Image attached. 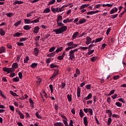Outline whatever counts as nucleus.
I'll use <instances>...</instances> for the list:
<instances>
[{
  "instance_id": "nucleus-49",
  "label": "nucleus",
  "mask_w": 126,
  "mask_h": 126,
  "mask_svg": "<svg viewBox=\"0 0 126 126\" xmlns=\"http://www.w3.org/2000/svg\"><path fill=\"white\" fill-rule=\"evenodd\" d=\"M88 113L91 115V116H93V110L91 108H89Z\"/></svg>"
},
{
  "instance_id": "nucleus-47",
  "label": "nucleus",
  "mask_w": 126,
  "mask_h": 126,
  "mask_svg": "<svg viewBox=\"0 0 126 126\" xmlns=\"http://www.w3.org/2000/svg\"><path fill=\"white\" fill-rule=\"evenodd\" d=\"M9 76L11 78H12V77H14V76H15V73L13 72H10V75Z\"/></svg>"
},
{
  "instance_id": "nucleus-42",
  "label": "nucleus",
  "mask_w": 126,
  "mask_h": 126,
  "mask_svg": "<svg viewBox=\"0 0 126 126\" xmlns=\"http://www.w3.org/2000/svg\"><path fill=\"white\" fill-rule=\"evenodd\" d=\"M103 40V37H99L95 39V43L101 42Z\"/></svg>"
},
{
  "instance_id": "nucleus-62",
  "label": "nucleus",
  "mask_w": 126,
  "mask_h": 126,
  "mask_svg": "<svg viewBox=\"0 0 126 126\" xmlns=\"http://www.w3.org/2000/svg\"><path fill=\"white\" fill-rule=\"evenodd\" d=\"M115 105L116 106H117V107H122V104H121V103L120 102H117L115 103Z\"/></svg>"
},
{
  "instance_id": "nucleus-30",
  "label": "nucleus",
  "mask_w": 126,
  "mask_h": 126,
  "mask_svg": "<svg viewBox=\"0 0 126 126\" xmlns=\"http://www.w3.org/2000/svg\"><path fill=\"white\" fill-rule=\"evenodd\" d=\"M21 35H22V33L17 32L13 34V37H20Z\"/></svg>"
},
{
  "instance_id": "nucleus-13",
  "label": "nucleus",
  "mask_w": 126,
  "mask_h": 126,
  "mask_svg": "<svg viewBox=\"0 0 126 126\" xmlns=\"http://www.w3.org/2000/svg\"><path fill=\"white\" fill-rule=\"evenodd\" d=\"M90 5V4H84L80 6V9H84V8H86V7H88Z\"/></svg>"
},
{
  "instance_id": "nucleus-64",
  "label": "nucleus",
  "mask_w": 126,
  "mask_h": 126,
  "mask_svg": "<svg viewBox=\"0 0 126 126\" xmlns=\"http://www.w3.org/2000/svg\"><path fill=\"white\" fill-rule=\"evenodd\" d=\"M65 87V83H62L61 84V89H63Z\"/></svg>"
},
{
  "instance_id": "nucleus-53",
  "label": "nucleus",
  "mask_w": 126,
  "mask_h": 126,
  "mask_svg": "<svg viewBox=\"0 0 126 126\" xmlns=\"http://www.w3.org/2000/svg\"><path fill=\"white\" fill-rule=\"evenodd\" d=\"M115 93V90H112L110 91V93H109L108 94H107V96H111V95H113Z\"/></svg>"
},
{
  "instance_id": "nucleus-56",
  "label": "nucleus",
  "mask_w": 126,
  "mask_h": 126,
  "mask_svg": "<svg viewBox=\"0 0 126 126\" xmlns=\"http://www.w3.org/2000/svg\"><path fill=\"white\" fill-rule=\"evenodd\" d=\"M111 122H112V118H108V121H107L108 126H110V125H111Z\"/></svg>"
},
{
  "instance_id": "nucleus-22",
  "label": "nucleus",
  "mask_w": 126,
  "mask_h": 126,
  "mask_svg": "<svg viewBox=\"0 0 126 126\" xmlns=\"http://www.w3.org/2000/svg\"><path fill=\"white\" fill-rule=\"evenodd\" d=\"M80 93H81V89L80 88L78 87L77 88V96L79 98L80 97Z\"/></svg>"
},
{
  "instance_id": "nucleus-36",
  "label": "nucleus",
  "mask_w": 126,
  "mask_h": 126,
  "mask_svg": "<svg viewBox=\"0 0 126 126\" xmlns=\"http://www.w3.org/2000/svg\"><path fill=\"white\" fill-rule=\"evenodd\" d=\"M28 62H29V57L26 56V59H24V63H28Z\"/></svg>"
},
{
  "instance_id": "nucleus-5",
  "label": "nucleus",
  "mask_w": 126,
  "mask_h": 126,
  "mask_svg": "<svg viewBox=\"0 0 126 126\" xmlns=\"http://www.w3.org/2000/svg\"><path fill=\"white\" fill-rule=\"evenodd\" d=\"M59 74V70H55L53 75L50 77L51 80H54V79L56 78V76Z\"/></svg>"
},
{
  "instance_id": "nucleus-2",
  "label": "nucleus",
  "mask_w": 126,
  "mask_h": 126,
  "mask_svg": "<svg viewBox=\"0 0 126 126\" xmlns=\"http://www.w3.org/2000/svg\"><path fill=\"white\" fill-rule=\"evenodd\" d=\"M18 67V63H14L12 65V68L3 67V71L5 72L10 73V72H13L15 71V69Z\"/></svg>"
},
{
  "instance_id": "nucleus-20",
  "label": "nucleus",
  "mask_w": 126,
  "mask_h": 126,
  "mask_svg": "<svg viewBox=\"0 0 126 126\" xmlns=\"http://www.w3.org/2000/svg\"><path fill=\"white\" fill-rule=\"evenodd\" d=\"M0 35L1 36H4L5 35V32L3 29L0 28Z\"/></svg>"
},
{
  "instance_id": "nucleus-35",
  "label": "nucleus",
  "mask_w": 126,
  "mask_h": 126,
  "mask_svg": "<svg viewBox=\"0 0 126 126\" xmlns=\"http://www.w3.org/2000/svg\"><path fill=\"white\" fill-rule=\"evenodd\" d=\"M55 55H56V54H55V52H52L50 54H49L47 55V57H48V58H52V57H55Z\"/></svg>"
},
{
  "instance_id": "nucleus-37",
  "label": "nucleus",
  "mask_w": 126,
  "mask_h": 126,
  "mask_svg": "<svg viewBox=\"0 0 126 126\" xmlns=\"http://www.w3.org/2000/svg\"><path fill=\"white\" fill-rule=\"evenodd\" d=\"M10 93L11 95H12L14 97H17V96H18L16 93L13 92L12 91H10Z\"/></svg>"
},
{
  "instance_id": "nucleus-59",
  "label": "nucleus",
  "mask_w": 126,
  "mask_h": 126,
  "mask_svg": "<svg viewBox=\"0 0 126 126\" xmlns=\"http://www.w3.org/2000/svg\"><path fill=\"white\" fill-rule=\"evenodd\" d=\"M63 58H64V57L62 55H61V56H58L57 59L59 61H62V60H63Z\"/></svg>"
},
{
  "instance_id": "nucleus-51",
  "label": "nucleus",
  "mask_w": 126,
  "mask_h": 126,
  "mask_svg": "<svg viewBox=\"0 0 126 126\" xmlns=\"http://www.w3.org/2000/svg\"><path fill=\"white\" fill-rule=\"evenodd\" d=\"M56 50V47H52L49 49V53H52V52H54Z\"/></svg>"
},
{
  "instance_id": "nucleus-25",
  "label": "nucleus",
  "mask_w": 126,
  "mask_h": 126,
  "mask_svg": "<svg viewBox=\"0 0 126 126\" xmlns=\"http://www.w3.org/2000/svg\"><path fill=\"white\" fill-rule=\"evenodd\" d=\"M37 65H38V63H32L31 67H32V68H36V67H37Z\"/></svg>"
},
{
  "instance_id": "nucleus-48",
  "label": "nucleus",
  "mask_w": 126,
  "mask_h": 126,
  "mask_svg": "<svg viewBox=\"0 0 126 126\" xmlns=\"http://www.w3.org/2000/svg\"><path fill=\"white\" fill-rule=\"evenodd\" d=\"M56 2V0H51L50 2H49L48 5H51L52 4H54Z\"/></svg>"
},
{
  "instance_id": "nucleus-4",
  "label": "nucleus",
  "mask_w": 126,
  "mask_h": 126,
  "mask_svg": "<svg viewBox=\"0 0 126 126\" xmlns=\"http://www.w3.org/2000/svg\"><path fill=\"white\" fill-rule=\"evenodd\" d=\"M66 45H67V46H68V47H70L71 48V49H74V48H76V47H77V46H78V45L75 44L74 43H73V42H68V43H67Z\"/></svg>"
},
{
  "instance_id": "nucleus-6",
  "label": "nucleus",
  "mask_w": 126,
  "mask_h": 126,
  "mask_svg": "<svg viewBox=\"0 0 126 126\" xmlns=\"http://www.w3.org/2000/svg\"><path fill=\"white\" fill-rule=\"evenodd\" d=\"M69 59L71 61H73V60H74V59H75V55H74V53L73 52H71V51L69 52Z\"/></svg>"
},
{
  "instance_id": "nucleus-17",
  "label": "nucleus",
  "mask_w": 126,
  "mask_h": 126,
  "mask_svg": "<svg viewBox=\"0 0 126 126\" xmlns=\"http://www.w3.org/2000/svg\"><path fill=\"white\" fill-rule=\"evenodd\" d=\"M23 3H24V2L23 1H19V0H17L15 1L13 4L14 5H16V4H22Z\"/></svg>"
},
{
  "instance_id": "nucleus-12",
  "label": "nucleus",
  "mask_w": 126,
  "mask_h": 126,
  "mask_svg": "<svg viewBox=\"0 0 126 126\" xmlns=\"http://www.w3.org/2000/svg\"><path fill=\"white\" fill-rule=\"evenodd\" d=\"M40 30V28L38 26H36L33 28V32L34 34H38L39 31Z\"/></svg>"
},
{
  "instance_id": "nucleus-15",
  "label": "nucleus",
  "mask_w": 126,
  "mask_h": 126,
  "mask_svg": "<svg viewBox=\"0 0 126 126\" xmlns=\"http://www.w3.org/2000/svg\"><path fill=\"white\" fill-rule=\"evenodd\" d=\"M83 122H84V125H85V126H88V120L87 119V117H84Z\"/></svg>"
},
{
  "instance_id": "nucleus-3",
  "label": "nucleus",
  "mask_w": 126,
  "mask_h": 126,
  "mask_svg": "<svg viewBox=\"0 0 126 126\" xmlns=\"http://www.w3.org/2000/svg\"><path fill=\"white\" fill-rule=\"evenodd\" d=\"M64 9L63 8V7H56L54 8L51 7V11L54 13H56V12H62V11H63Z\"/></svg>"
},
{
  "instance_id": "nucleus-43",
  "label": "nucleus",
  "mask_w": 126,
  "mask_h": 126,
  "mask_svg": "<svg viewBox=\"0 0 126 126\" xmlns=\"http://www.w3.org/2000/svg\"><path fill=\"white\" fill-rule=\"evenodd\" d=\"M32 13H34L33 11L30 12L27 14V17H31V16H32Z\"/></svg>"
},
{
  "instance_id": "nucleus-33",
  "label": "nucleus",
  "mask_w": 126,
  "mask_h": 126,
  "mask_svg": "<svg viewBox=\"0 0 126 126\" xmlns=\"http://www.w3.org/2000/svg\"><path fill=\"white\" fill-rule=\"evenodd\" d=\"M62 20H63V16H61V15H59L57 17V22H60V21H62Z\"/></svg>"
},
{
  "instance_id": "nucleus-40",
  "label": "nucleus",
  "mask_w": 126,
  "mask_h": 126,
  "mask_svg": "<svg viewBox=\"0 0 126 126\" xmlns=\"http://www.w3.org/2000/svg\"><path fill=\"white\" fill-rule=\"evenodd\" d=\"M21 24V21H18L14 24V26L17 27L18 25H20Z\"/></svg>"
},
{
  "instance_id": "nucleus-54",
  "label": "nucleus",
  "mask_w": 126,
  "mask_h": 126,
  "mask_svg": "<svg viewBox=\"0 0 126 126\" xmlns=\"http://www.w3.org/2000/svg\"><path fill=\"white\" fill-rule=\"evenodd\" d=\"M83 111H82V109L80 110V112H79V116L81 117V118H82L83 117Z\"/></svg>"
},
{
  "instance_id": "nucleus-38",
  "label": "nucleus",
  "mask_w": 126,
  "mask_h": 126,
  "mask_svg": "<svg viewBox=\"0 0 126 126\" xmlns=\"http://www.w3.org/2000/svg\"><path fill=\"white\" fill-rule=\"evenodd\" d=\"M6 15L8 17H11L12 16H13V15H14V14L13 13L9 12V13H7L6 14Z\"/></svg>"
},
{
  "instance_id": "nucleus-19",
  "label": "nucleus",
  "mask_w": 126,
  "mask_h": 126,
  "mask_svg": "<svg viewBox=\"0 0 126 126\" xmlns=\"http://www.w3.org/2000/svg\"><path fill=\"white\" fill-rule=\"evenodd\" d=\"M5 47L2 46L0 48V54H3V53H5Z\"/></svg>"
},
{
  "instance_id": "nucleus-63",
  "label": "nucleus",
  "mask_w": 126,
  "mask_h": 126,
  "mask_svg": "<svg viewBox=\"0 0 126 126\" xmlns=\"http://www.w3.org/2000/svg\"><path fill=\"white\" fill-rule=\"evenodd\" d=\"M119 78H120V75L114 76L113 77V79L114 80H117V79H119Z\"/></svg>"
},
{
  "instance_id": "nucleus-9",
  "label": "nucleus",
  "mask_w": 126,
  "mask_h": 126,
  "mask_svg": "<svg viewBox=\"0 0 126 126\" xmlns=\"http://www.w3.org/2000/svg\"><path fill=\"white\" fill-rule=\"evenodd\" d=\"M78 34H79V32H74L72 36L71 39L75 40V39H76V37H77V36H78Z\"/></svg>"
},
{
  "instance_id": "nucleus-41",
  "label": "nucleus",
  "mask_w": 126,
  "mask_h": 126,
  "mask_svg": "<svg viewBox=\"0 0 126 126\" xmlns=\"http://www.w3.org/2000/svg\"><path fill=\"white\" fill-rule=\"evenodd\" d=\"M94 53V50H90V49L88 50V52L87 53L88 55L89 56H90V55H92Z\"/></svg>"
},
{
  "instance_id": "nucleus-23",
  "label": "nucleus",
  "mask_w": 126,
  "mask_h": 126,
  "mask_svg": "<svg viewBox=\"0 0 126 126\" xmlns=\"http://www.w3.org/2000/svg\"><path fill=\"white\" fill-rule=\"evenodd\" d=\"M24 23L25 24H30L31 23V19H24Z\"/></svg>"
},
{
  "instance_id": "nucleus-10",
  "label": "nucleus",
  "mask_w": 126,
  "mask_h": 126,
  "mask_svg": "<svg viewBox=\"0 0 126 126\" xmlns=\"http://www.w3.org/2000/svg\"><path fill=\"white\" fill-rule=\"evenodd\" d=\"M118 12V8L115 7L110 11V14H114V13H116V12Z\"/></svg>"
},
{
  "instance_id": "nucleus-52",
  "label": "nucleus",
  "mask_w": 126,
  "mask_h": 126,
  "mask_svg": "<svg viewBox=\"0 0 126 126\" xmlns=\"http://www.w3.org/2000/svg\"><path fill=\"white\" fill-rule=\"evenodd\" d=\"M49 88L50 89L51 93H53V92H54V87H53V85H50Z\"/></svg>"
},
{
  "instance_id": "nucleus-8",
  "label": "nucleus",
  "mask_w": 126,
  "mask_h": 126,
  "mask_svg": "<svg viewBox=\"0 0 126 126\" xmlns=\"http://www.w3.org/2000/svg\"><path fill=\"white\" fill-rule=\"evenodd\" d=\"M92 42V38L90 36L86 37V45H89Z\"/></svg>"
},
{
  "instance_id": "nucleus-60",
  "label": "nucleus",
  "mask_w": 126,
  "mask_h": 126,
  "mask_svg": "<svg viewBox=\"0 0 126 126\" xmlns=\"http://www.w3.org/2000/svg\"><path fill=\"white\" fill-rule=\"evenodd\" d=\"M50 67L51 68H55V67H57V65H55L54 63H52L51 64H50Z\"/></svg>"
},
{
  "instance_id": "nucleus-44",
  "label": "nucleus",
  "mask_w": 126,
  "mask_h": 126,
  "mask_svg": "<svg viewBox=\"0 0 126 126\" xmlns=\"http://www.w3.org/2000/svg\"><path fill=\"white\" fill-rule=\"evenodd\" d=\"M80 50H81L82 51H85L86 50H88V47H80L79 48Z\"/></svg>"
},
{
  "instance_id": "nucleus-21",
  "label": "nucleus",
  "mask_w": 126,
  "mask_h": 126,
  "mask_svg": "<svg viewBox=\"0 0 126 126\" xmlns=\"http://www.w3.org/2000/svg\"><path fill=\"white\" fill-rule=\"evenodd\" d=\"M36 83L37 85H40L41 84V82L42 81V79L40 78L39 77H36Z\"/></svg>"
},
{
  "instance_id": "nucleus-39",
  "label": "nucleus",
  "mask_w": 126,
  "mask_h": 126,
  "mask_svg": "<svg viewBox=\"0 0 126 126\" xmlns=\"http://www.w3.org/2000/svg\"><path fill=\"white\" fill-rule=\"evenodd\" d=\"M118 14L111 15L110 18H112V19H115V18H117L118 17Z\"/></svg>"
},
{
  "instance_id": "nucleus-34",
  "label": "nucleus",
  "mask_w": 126,
  "mask_h": 126,
  "mask_svg": "<svg viewBox=\"0 0 126 126\" xmlns=\"http://www.w3.org/2000/svg\"><path fill=\"white\" fill-rule=\"evenodd\" d=\"M23 29L24 30H29V29H31V27L28 25H25L23 27Z\"/></svg>"
},
{
  "instance_id": "nucleus-45",
  "label": "nucleus",
  "mask_w": 126,
  "mask_h": 126,
  "mask_svg": "<svg viewBox=\"0 0 126 126\" xmlns=\"http://www.w3.org/2000/svg\"><path fill=\"white\" fill-rule=\"evenodd\" d=\"M12 80L13 82H18V81H19V78H18V77H16L13 78Z\"/></svg>"
},
{
  "instance_id": "nucleus-32",
  "label": "nucleus",
  "mask_w": 126,
  "mask_h": 126,
  "mask_svg": "<svg viewBox=\"0 0 126 126\" xmlns=\"http://www.w3.org/2000/svg\"><path fill=\"white\" fill-rule=\"evenodd\" d=\"M67 98L68 102H71L72 101V98L71 97V94H67Z\"/></svg>"
},
{
  "instance_id": "nucleus-50",
  "label": "nucleus",
  "mask_w": 126,
  "mask_h": 126,
  "mask_svg": "<svg viewBox=\"0 0 126 126\" xmlns=\"http://www.w3.org/2000/svg\"><path fill=\"white\" fill-rule=\"evenodd\" d=\"M35 115L36 117V118H37V119H41L42 117H41V115H39V114H38V111H36V113H35Z\"/></svg>"
},
{
  "instance_id": "nucleus-16",
  "label": "nucleus",
  "mask_w": 126,
  "mask_h": 126,
  "mask_svg": "<svg viewBox=\"0 0 126 126\" xmlns=\"http://www.w3.org/2000/svg\"><path fill=\"white\" fill-rule=\"evenodd\" d=\"M33 50L34 55L38 56L39 55V49L38 48H35Z\"/></svg>"
},
{
  "instance_id": "nucleus-14",
  "label": "nucleus",
  "mask_w": 126,
  "mask_h": 126,
  "mask_svg": "<svg viewBox=\"0 0 126 126\" xmlns=\"http://www.w3.org/2000/svg\"><path fill=\"white\" fill-rule=\"evenodd\" d=\"M78 75H80V70L79 68H76V73L74 74V77H77Z\"/></svg>"
},
{
  "instance_id": "nucleus-11",
  "label": "nucleus",
  "mask_w": 126,
  "mask_h": 126,
  "mask_svg": "<svg viewBox=\"0 0 126 126\" xmlns=\"http://www.w3.org/2000/svg\"><path fill=\"white\" fill-rule=\"evenodd\" d=\"M73 21V18L69 19V18H67L66 19L63 20V23H67L69 22H72Z\"/></svg>"
},
{
  "instance_id": "nucleus-55",
  "label": "nucleus",
  "mask_w": 126,
  "mask_h": 126,
  "mask_svg": "<svg viewBox=\"0 0 126 126\" xmlns=\"http://www.w3.org/2000/svg\"><path fill=\"white\" fill-rule=\"evenodd\" d=\"M0 96H1V97L4 98V99H6V96H5V95H4V94H3L2 93V92H1V90H0Z\"/></svg>"
},
{
  "instance_id": "nucleus-46",
  "label": "nucleus",
  "mask_w": 126,
  "mask_h": 126,
  "mask_svg": "<svg viewBox=\"0 0 126 126\" xmlns=\"http://www.w3.org/2000/svg\"><path fill=\"white\" fill-rule=\"evenodd\" d=\"M106 114H109V117H111L112 116V111L110 110L107 109L105 111Z\"/></svg>"
},
{
  "instance_id": "nucleus-1",
  "label": "nucleus",
  "mask_w": 126,
  "mask_h": 126,
  "mask_svg": "<svg viewBox=\"0 0 126 126\" xmlns=\"http://www.w3.org/2000/svg\"><path fill=\"white\" fill-rule=\"evenodd\" d=\"M57 24L59 27H61L59 29H56L53 30V32H55L57 35L59 34H62L63 32H65L66 29H67V27L64 25L63 23L58 22L57 23Z\"/></svg>"
},
{
  "instance_id": "nucleus-61",
  "label": "nucleus",
  "mask_w": 126,
  "mask_h": 126,
  "mask_svg": "<svg viewBox=\"0 0 126 126\" xmlns=\"http://www.w3.org/2000/svg\"><path fill=\"white\" fill-rule=\"evenodd\" d=\"M17 46H24V43L23 42H16Z\"/></svg>"
},
{
  "instance_id": "nucleus-7",
  "label": "nucleus",
  "mask_w": 126,
  "mask_h": 126,
  "mask_svg": "<svg viewBox=\"0 0 126 126\" xmlns=\"http://www.w3.org/2000/svg\"><path fill=\"white\" fill-rule=\"evenodd\" d=\"M100 11L96 10V11H88L87 13V15H93V14H96V13H98Z\"/></svg>"
},
{
  "instance_id": "nucleus-29",
  "label": "nucleus",
  "mask_w": 126,
  "mask_h": 126,
  "mask_svg": "<svg viewBox=\"0 0 126 126\" xmlns=\"http://www.w3.org/2000/svg\"><path fill=\"white\" fill-rule=\"evenodd\" d=\"M18 114H19V116H20V117L23 120L24 119V115L23 114L21 113V111H18L17 113Z\"/></svg>"
},
{
  "instance_id": "nucleus-28",
  "label": "nucleus",
  "mask_w": 126,
  "mask_h": 126,
  "mask_svg": "<svg viewBox=\"0 0 126 126\" xmlns=\"http://www.w3.org/2000/svg\"><path fill=\"white\" fill-rule=\"evenodd\" d=\"M54 126H64V125H63V124L61 122H57L56 123H55L54 124Z\"/></svg>"
},
{
  "instance_id": "nucleus-57",
  "label": "nucleus",
  "mask_w": 126,
  "mask_h": 126,
  "mask_svg": "<svg viewBox=\"0 0 126 126\" xmlns=\"http://www.w3.org/2000/svg\"><path fill=\"white\" fill-rule=\"evenodd\" d=\"M9 107L10 111H12V112H14V106L12 105H9Z\"/></svg>"
},
{
  "instance_id": "nucleus-58",
  "label": "nucleus",
  "mask_w": 126,
  "mask_h": 126,
  "mask_svg": "<svg viewBox=\"0 0 126 126\" xmlns=\"http://www.w3.org/2000/svg\"><path fill=\"white\" fill-rule=\"evenodd\" d=\"M111 30H112L111 28H109L108 29H107V30H106V35H109V33L111 32Z\"/></svg>"
},
{
  "instance_id": "nucleus-24",
  "label": "nucleus",
  "mask_w": 126,
  "mask_h": 126,
  "mask_svg": "<svg viewBox=\"0 0 126 126\" xmlns=\"http://www.w3.org/2000/svg\"><path fill=\"white\" fill-rule=\"evenodd\" d=\"M40 19H41V18H40V17L37 18V19L32 21L31 23H38V22H39V21H40Z\"/></svg>"
},
{
  "instance_id": "nucleus-26",
  "label": "nucleus",
  "mask_w": 126,
  "mask_h": 126,
  "mask_svg": "<svg viewBox=\"0 0 126 126\" xmlns=\"http://www.w3.org/2000/svg\"><path fill=\"white\" fill-rule=\"evenodd\" d=\"M49 12H51V9L49 7L45 8L43 11V13H49Z\"/></svg>"
},
{
  "instance_id": "nucleus-27",
  "label": "nucleus",
  "mask_w": 126,
  "mask_h": 126,
  "mask_svg": "<svg viewBox=\"0 0 126 126\" xmlns=\"http://www.w3.org/2000/svg\"><path fill=\"white\" fill-rule=\"evenodd\" d=\"M63 49V47H58L57 49L56 50L55 52L56 53H60V52H62Z\"/></svg>"
},
{
  "instance_id": "nucleus-31",
  "label": "nucleus",
  "mask_w": 126,
  "mask_h": 126,
  "mask_svg": "<svg viewBox=\"0 0 126 126\" xmlns=\"http://www.w3.org/2000/svg\"><path fill=\"white\" fill-rule=\"evenodd\" d=\"M86 22V19H81L79 21V24H82L83 23H85Z\"/></svg>"
},
{
  "instance_id": "nucleus-18",
  "label": "nucleus",
  "mask_w": 126,
  "mask_h": 126,
  "mask_svg": "<svg viewBox=\"0 0 126 126\" xmlns=\"http://www.w3.org/2000/svg\"><path fill=\"white\" fill-rule=\"evenodd\" d=\"M91 98H92V94H89L87 97L84 98V100L87 101V100H89L90 99H91Z\"/></svg>"
}]
</instances>
